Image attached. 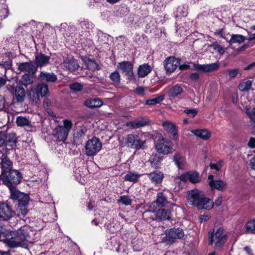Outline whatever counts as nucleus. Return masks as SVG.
<instances>
[{
	"mask_svg": "<svg viewBox=\"0 0 255 255\" xmlns=\"http://www.w3.org/2000/svg\"><path fill=\"white\" fill-rule=\"evenodd\" d=\"M149 123L148 121L143 120H135L127 123V126L132 128H138L147 125Z\"/></svg>",
	"mask_w": 255,
	"mask_h": 255,
	"instance_id": "nucleus-35",
	"label": "nucleus"
},
{
	"mask_svg": "<svg viewBox=\"0 0 255 255\" xmlns=\"http://www.w3.org/2000/svg\"><path fill=\"white\" fill-rule=\"evenodd\" d=\"M193 67L198 70H200L203 72H211L217 71L219 68L218 63H214L209 64H199L193 63Z\"/></svg>",
	"mask_w": 255,
	"mask_h": 255,
	"instance_id": "nucleus-15",
	"label": "nucleus"
},
{
	"mask_svg": "<svg viewBox=\"0 0 255 255\" xmlns=\"http://www.w3.org/2000/svg\"><path fill=\"white\" fill-rule=\"evenodd\" d=\"M4 243L10 248H14L18 247H23L22 245L20 242L19 240L15 235L14 236H12L10 238L5 239Z\"/></svg>",
	"mask_w": 255,
	"mask_h": 255,
	"instance_id": "nucleus-31",
	"label": "nucleus"
},
{
	"mask_svg": "<svg viewBox=\"0 0 255 255\" xmlns=\"http://www.w3.org/2000/svg\"><path fill=\"white\" fill-rule=\"evenodd\" d=\"M187 199L191 205L196 207L198 210H210L214 206L213 201L205 197L203 193L198 189L189 191Z\"/></svg>",
	"mask_w": 255,
	"mask_h": 255,
	"instance_id": "nucleus-1",
	"label": "nucleus"
},
{
	"mask_svg": "<svg viewBox=\"0 0 255 255\" xmlns=\"http://www.w3.org/2000/svg\"><path fill=\"white\" fill-rule=\"evenodd\" d=\"M162 157L159 154L155 153L151 154L148 159V162L152 167L157 168L161 165Z\"/></svg>",
	"mask_w": 255,
	"mask_h": 255,
	"instance_id": "nucleus-27",
	"label": "nucleus"
},
{
	"mask_svg": "<svg viewBox=\"0 0 255 255\" xmlns=\"http://www.w3.org/2000/svg\"><path fill=\"white\" fill-rule=\"evenodd\" d=\"M16 124L19 127H31V121L26 117L18 116L16 120Z\"/></svg>",
	"mask_w": 255,
	"mask_h": 255,
	"instance_id": "nucleus-39",
	"label": "nucleus"
},
{
	"mask_svg": "<svg viewBox=\"0 0 255 255\" xmlns=\"http://www.w3.org/2000/svg\"><path fill=\"white\" fill-rule=\"evenodd\" d=\"M135 134H129L127 135L125 138L126 145L132 148L133 144L134 143V141H135Z\"/></svg>",
	"mask_w": 255,
	"mask_h": 255,
	"instance_id": "nucleus-48",
	"label": "nucleus"
},
{
	"mask_svg": "<svg viewBox=\"0 0 255 255\" xmlns=\"http://www.w3.org/2000/svg\"><path fill=\"white\" fill-rule=\"evenodd\" d=\"M149 178L156 185H158L161 183L164 178L163 174L160 171L152 172L148 174Z\"/></svg>",
	"mask_w": 255,
	"mask_h": 255,
	"instance_id": "nucleus-30",
	"label": "nucleus"
},
{
	"mask_svg": "<svg viewBox=\"0 0 255 255\" xmlns=\"http://www.w3.org/2000/svg\"><path fill=\"white\" fill-rule=\"evenodd\" d=\"M248 144V146L252 148H255V138L251 137L250 139Z\"/></svg>",
	"mask_w": 255,
	"mask_h": 255,
	"instance_id": "nucleus-64",
	"label": "nucleus"
},
{
	"mask_svg": "<svg viewBox=\"0 0 255 255\" xmlns=\"http://www.w3.org/2000/svg\"><path fill=\"white\" fill-rule=\"evenodd\" d=\"M190 78L194 81H197L199 78V74L197 72L192 73L189 76Z\"/></svg>",
	"mask_w": 255,
	"mask_h": 255,
	"instance_id": "nucleus-63",
	"label": "nucleus"
},
{
	"mask_svg": "<svg viewBox=\"0 0 255 255\" xmlns=\"http://www.w3.org/2000/svg\"><path fill=\"white\" fill-rule=\"evenodd\" d=\"M155 148L158 153L166 155L172 152L173 144L170 140L162 138L157 140Z\"/></svg>",
	"mask_w": 255,
	"mask_h": 255,
	"instance_id": "nucleus-7",
	"label": "nucleus"
},
{
	"mask_svg": "<svg viewBox=\"0 0 255 255\" xmlns=\"http://www.w3.org/2000/svg\"><path fill=\"white\" fill-rule=\"evenodd\" d=\"M0 175L6 174L13 169V162L6 155H2L0 158Z\"/></svg>",
	"mask_w": 255,
	"mask_h": 255,
	"instance_id": "nucleus-11",
	"label": "nucleus"
},
{
	"mask_svg": "<svg viewBox=\"0 0 255 255\" xmlns=\"http://www.w3.org/2000/svg\"><path fill=\"white\" fill-rule=\"evenodd\" d=\"M23 247L27 246V242L29 238V228L27 226H23L18 229L15 234Z\"/></svg>",
	"mask_w": 255,
	"mask_h": 255,
	"instance_id": "nucleus-14",
	"label": "nucleus"
},
{
	"mask_svg": "<svg viewBox=\"0 0 255 255\" xmlns=\"http://www.w3.org/2000/svg\"><path fill=\"white\" fill-rule=\"evenodd\" d=\"M172 196V194L169 190L164 189L157 193L156 200L160 206L165 207L169 203L168 198Z\"/></svg>",
	"mask_w": 255,
	"mask_h": 255,
	"instance_id": "nucleus-13",
	"label": "nucleus"
},
{
	"mask_svg": "<svg viewBox=\"0 0 255 255\" xmlns=\"http://www.w3.org/2000/svg\"><path fill=\"white\" fill-rule=\"evenodd\" d=\"M102 147V143L100 139L94 136L86 143L85 154L88 156H94L101 150Z\"/></svg>",
	"mask_w": 255,
	"mask_h": 255,
	"instance_id": "nucleus-5",
	"label": "nucleus"
},
{
	"mask_svg": "<svg viewBox=\"0 0 255 255\" xmlns=\"http://www.w3.org/2000/svg\"><path fill=\"white\" fill-rule=\"evenodd\" d=\"M156 218L161 220L170 219L169 212L167 210L160 208L155 214Z\"/></svg>",
	"mask_w": 255,
	"mask_h": 255,
	"instance_id": "nucleus-38",
	"label": "nucleus"
},
{
	"mask_svg": "<svg viewBox=\"0 0 255 255\" xmlns=\"http://www.w3.org/2000/svg\"><path fill=\"white\" fill-rule=\"evenodd\" d=\"M20 82L22 85L26 87L32 83L33 78L29 74H26L22 76Z\"/></svg>",
	"mask_w": 255,
	"mask_h": 255,
	"instance_id": "nucleus-42",
	"label": "nucleus"
},
{
	"mask_svg": "<svg viewBox=\"0 0 255 255\" xmlns=\"http://www.w3.org/2000/svg\"><path fill=\"white\" fill-rule=\"evenodd\" d=\"M118 68L121 69L123 73L129 77L133 75V65L129 61H123L119 64Z\"/></svg>",
	"mask_w": 255,
	"mask_h": 255,
	"instance_id": "nucleus-20",
	"label": "nucleus"
},
{
	"mask_svg": "<svg viewBox=\"0 0 255 255\" xmlns=\"http://www.w3.org/2000/svg\"><path fill=\"white\" fill-rule=\"evenodd\" d=\"M112 244H115V250L120 255H127L128 254V248L125 243L120 244L117 237L112 238Z\"/></svg>",
	"mask_w": 255,
	"mask_h": 255,
	"instance_id": "nucleus-19",
	"label": "nucleus"
},
{
	"mask_svg": "<svg viewBox=\"0 0 255 255\" xmlns=\"http://www.w3.org/2000/svg\"><path fill=\"white\" fill-rule=\"evenodd\" d=\"M50 57L46 56L42 53H39L35 55L34 64L37 68L42 67L49 64Z\"/></svg>",
	"mask_w": 255,
	"mask_h": 255,
	"instance_id": "nucleus-18",
	"label": "nucleus"
},
{
	"mask_svg": "<svg viewBox=\"0 0 255 255\" xmlns=\"http://www.w3.org/2000/svg\"><path fill=\"white\" fill-rule=\"evenodd\" d=\"M152 70V67L147 64L140 65L137 70L139 77L143 78L146 76Z\"/></svg>",
	"mask_w": 255,
	"mask_h": 255,
	"instance_id": "nucleus-32",
	"label": "nucleus"
},
{
	"mask_svg": "<svg viewBox=\"0 0 255 255\" xmlns=\"http://www.w3.org/2000/svg\"><path fill=\"white\" fill-rule=\"evenodd\" d=\"M0 66H2L5 69H10L12 66V62L11 60H9L5 61H2L1 62H0Z\"/></svg>",
	"mask_w": 255,
	"mask_h": 255,
	"instance_id": "nucleus-60",
	"label": "nucleus"
},
{
	"mask_svg": "<svg viewBox=\"0 0 255 255\" xmlns=\"http://www.w3.org/2000/svg\"><path fill=\"white\" fill-rule=\"evenodd\" d=\"M141 175L142 174L134 171H128L125 176L124 178L126 181L135 183L138 181Z\"/></svg>",
	"mask_w": 255,
	"mask_h": 255,
	"instance_id": "nucleus-36",
	"label": "nucleus"
},
{
	"mask_svg": "<svg viewBox=\"0 0 255 255\" xmlns=\"http://www.w3.org/2000/svg\"><path fill=\"white\" fill-rule=\"evenodd\" d=\"M4 145L9 146L11 147L16 145L17 138L14 133L4 134Z\"/></svg>",
	"mask_w": 255,
	"mask_h": 255,
	"instance_id": "nucleus-24",
	"label": "nucleus"
},
{
	"mask_svg": "<svg viewBox=\"0 0 255 255\" xmlns=\"http://www.w3.org/2000/svg\"><path fill=\"white\" fill-rule=\"evenodd\" d=\"M48 86L44 83L38 84L32 87L29 92V95L33 101L36 102L40 98L45 96L48 93Z\"/></svg>",
	"mask_w": 255,
	"mask_h": 255,
	"instance_id": "nucleus-6",
	"label": "nucleus"
},
{
	"mask_svg": "<svg viewBox=\"0 0 255 255\" xmlns=\"http://www.w3.org/2000/svg\"><path fill=\"white\" fill-rule=\"evenodd\" d=\"M63 126H57L54 130L53 135L59 141H63L67 139L69 131L73 127L72 121L65 119L63 121Z\"/></svg>",
	"mask_w": 255,
	"mask_h": 255,
	"instance_id": "nucleus-3",
	"label": "nucleus"
},
{
	"mask_svg": "<svg viewBox=\"0 0 255 255\" xmlns=\"http://www.w3.org/2000/svg\"><path fill=\"white\" fill-rule=\"evenodd\" d=\"M247 39L245 36L241 34H233L231 35L230 39L228 42L230 45L233 44H241Z\"/></svg>",
	"mask_w": 255,
	"mask_h": 255,
	"instance_id": "nucleus-34",
	"label": "nucleus"
},
{
	"mask_svg": "<svg viewBox=\"0 0 255 255\" xmlns=\"http://www.w3.org/2000/svg\"><path fill=\"white\" fill-rule=\"evenodd\" d=\"M211 46L220 55H223L225 53L226 49L221 45H220L217 42H213Z\"/></svg>",
	"mask_w": 255,
	"mask_h": 255,
	"instance_id": "nucleus-45",
	"label": "nucleus"
},
{
	"mask_svg": "<svg viewBox=\"0 0 255 255\" xmlns=\"http://www.w3.org/2000/svg\"><path fill=\"white\" fill-rule=\"evenodd\" d=\"M11 199L16 200L18 205L21 207L26 206L29 201V196L27 194L20 192L16 188L10 191Z\"/></svg>",
	"mask_w": 255,
	"mask_h": 255,
	"instance_id": "nucleus-10",
	"label": "nucleus"
},
{
	"mask_svg": "<svg viewBox=\"0 0 255 255\" xmlns=\"http://www.w3.org/2000/svg\"><path fill=\"white\" fill-rule=\"evenodd\" d=\"M132 200L128 196H121L118 200V203L123 205L128 206L131 203Z\"/></svg>",
	"mask_w": 255,
	"mask_h": 255,
	"instance_id": "nucleus-49",
	"label": "nucleus"
},
{
	"mask_svg": "<svg viewBox=\"0 0 255 255\" xmlns=\"http://www.w3.org/2000/svg\"><path fill=\"white\" fill-rule=\"evenodd\" d=\"M18 213L19 215L20 214L25 216L27 214V210L26 209V206L21 207L20 205H18Z\"/></svg>",
	"mask_w": 255,
	"mask_h": 255,
	"instance_id": "nucleus-61",
	"label": "nucleus"
},
{
	"mask_svg": "<svg viewBox=\"0 0 255 255\" xmlns=\"http://www.w3.org/2000/svg\"><path fill=\"white\" fill-rule=\"evenodd\" d=\"M87 67L88 69L91 70H96L98 69V64L93 60H89L87 63Z\"/></svg>",
	"mask_w": 255,
	"mask_h": 255,
	"instance_id": "nucleus-55",
	"label": "nucleus"
},
{
	"mask_svg": "<svg viewBox=\"0 0 255 255\" xmlns=\"http://www.w3.org/2000/svg\"><path fill=\"white\" fill-rule=\"evenodd\" d=\"M80 25L82 29L86 32L90 33V30L93 28V24L92 23L88 20L81 21L80 22Z\"/></svg>",
	"mask_w": 255,
	"mask_h": 255,
	"instance_id": "nucleus-40",
	"label": "nucleus"
},
{
	"mask_svg": "<svg viewBox=\"0 0 255 255\" xmlns=\"http://www.w3.org/2000/svg\"><path fill=\"white\" fill-rule=\"evenodd\" d=\"M189 181L193 183L199 182V174L196 171H189Z\"/></svg>",
	"mask_w": 255,
	"mask_h": 255,
	"instance_id": "nucleus-46",
	"label": "nucleus"
},
{
	"mask_svg": "<svg viewBox=\"0 0 255 255\" xmlns=\"http://www.w3.org/2000/svg\"><path fill=\"white\" fill-rule=\"evenodd\" d=\"M63 64L65 67L71 72L75 71L79 67L77 61L72 58L65 59Z\"/></svg>",
	"mask_w": 255,
	"mask_h": 255,
	"instance_id": "nucleus-29",
	"label": "nucleus"
},
{
	"mask_svg": "<svg viewBox=\"0 0 255 255\" xmlns=\"http://www.w3.org/2000/svg\"><path fill=\"white\" fill-rule=\"evenodd\" d=\"M18 70L21 72L33 74L37 71V67L32 61L22 62L18 64Z\"/></svg>",
	"mask_w": 255,
	"mask_h": 255,
	"instance_id": "nucleus-17",
	"label": "nucleus"
},
{
	"mask_svg": "<svg viewBox=\"0 0 255 255\" xmlns=\"http://www.w3.org/2000/svg\"><path fill=\"white\" fill-rule=\"evenodd\" d=\"M144 143V141L140 139L139 137L135 134V141H134V143L133 144V147L136 149H139L142 148Z\"/></svg>",
	"mask_w": 255,
	"mask_h": 255,
	"instance_id": "nucleus-52",
	"label": "nucleus"
},
{
	"mask_svg": "<svg viewBox=\"0 0 255 255\" xmlns=\"http://www.w3.org/2000/svg\"><path fill=\"white\" fill-rule=\"evenodd\" d=\"M184 92L182 86L176 84L172 87L168 91V96L170 98H175L179 95H181Z\"/></svg>",
	"mask_w": 255,
	"mask_h": 255,
	"instance_id": "nucleus-25",
	"label": "nucleus"
},
{
	"mask_svg": "<svg viewBox=\"0 0 255 255\" xmlns=\"http://www.w3.org/2000/svg\"><path fill=\"white\" fill-rule=\"evenodd\" d=\"M252 85V82L250 80H248L241 83L239 86V89L242 92H247L251 89Z\"/></svg>",
	"mask_w": 255,
	"mask_h": 255,
	"instance_id": "nucleus-44",
	"label": "nucleus"
},
{
	"mask_svg": "<svg viewBox=\"0 0 255 255\" xmlns=\"http://www.w3.org/2000/svg\"><path fill=\"white\" fill-rule=\"evenodd\" d=\"M15 216V212L5 203L0 204V221H7Z\"/></svg>",
	"mask_w": 255,
	"mask_h": 255,
	"instance_id": "nucleus-9",
	"label": "nucleus"
},
{
	"mask_svg": "<svg viewBox=\"0 0 255 255\" xmlns=\"http://www.w3.org/2000/svg\"><path fill=\"white\" fill-rule=\"evenodd\" d=\"M165 236L164 241L168 244H172L176 239H180L184 236V233L182 229L173 228L169 230H166Z\"/></svg>",
	"mask_w": 255,
	"mask_h": 255,
	"instance_id": "nucleus-8",
	"label": "nucleus"
},
{
	"mask_svg": "<svg viewBox=\"0 0 255 255\" xmlns=\"http://www.w3.org/2000/svg\"><path fill=\"white\" fill-rule=\"evenodd\" d=\"M173 161L179 169H183L185 163V158L181 154L177 153L173 156Z\"/></svg>",
	"mask_w": 255,
	"mask_h": 255,
	"instance_id": "nucleus-33",
	"label": "nucleus"
},
{
	"mask_svg": "<svg viewBox=\"0 0 255 255\" xmlns=\"http://www.w3.org/2000/svg\"><path fill=\"white\" fill-rule=\"evenodd\" d=\"M245 227L246 233L255 234V219L248 221Z\"/></svg>",
	"mask_w": 255,
	"mask_h": 255,
	"instance_id": "nucleus-43",
	"label": "nucleus"
},
{
	"mask_svg": "<svg viewBox=\"0 0 255 255\" xmlns=\"http://www.w3.org/2000/svg\"><path fill=\"white\" fill-rule=\"evenodd\" d=\"M250 119L255 123V107L251 111L247 112Z\"/></svg>",
	"mask_w": 255,
	"mask_h": 255,
	"instance_id": "nucleus-62",
	"label": "nucleus"
},
{
	"mask_svg": "<svg viewBox=\"0 0 255 255\" xmlns=\"http://www.w3.org/2000/svg\"><path fill=\"white\" fill-rule=\"evenodd\" d=\"M70 88L71 90L78 92L82 90L83 86L79 83H75L70 85Z\"/></svg>",
	"mask_w": 255,
	"mask_h": 255,
	"instance_id": "nucleus-54",
	"label": "nucleus"
},
{
	"mask_svg": "<svg viewBox=\"0 0 255 255\" xmlns=\"http://www.w3.org/2000/svg\"><path fill=\"white\" fill-rule=\"evenodd\" d=\"M209 185L212 190L217 189L219 191H223L225 190L227 187V183L224 181L218 179L216 180L210 181L209 182Z\"/></svg>",
	"mask_w": 255,
	"mask_h": 255,
	"instance_id": "nucleus-22",
	"label": "nucleus"
},
{
	"mask_svg": "<svg viewBox=\"0 0 255 255\" xmlns=\"http://www.w3.org/2000/svg\"><path fill=\"white\" fill-rule=\"evenodd\" d=\"M179 60L173 57H169L164 61L163 65L166 72H173L179 65Z\"/></svg>",
	"mask_w": 255,
	"mask_h": 255,
	"instance_id": "nucleus-16",
	"label": "nucleus"
},
{
	"mask_svg": "<svg viewBox=\"0 0 255 255\" xmlns=\"http://www.w3.org/2000/svg\"><path fill=\"white\" fill-rule=\"evenodd\" d=\"M103 104V101L99 98L87 100L84 103V106L91 109L100 107Z\"/></svg>",
	"mask_w": 255,
	"mask_h": 255,
	"instance_id": "nucleus-26",
	"label": "nucleus"
},
{
	"mask_svg": "<svg viewBox=\"0 0 255 255\" xmlns=\"http://www.w3.org/2000/svg\"><path fill=\"white\" fill-rule=\"evenodd\" d=\"M161 207L157 203V201L156 200L154 202H152L149 206V208L148 209L147 212H151L153 213H156V212L158 211V210H159V209Z\"/></svg>",
	"mask_w": 255,
	"mask_h": 255,
	"instance_id": "nucleus-50",
	"label": "nucleus"
},
{
	"mask_svg": "<svg viewBox=\"0 0 255 255\" xmlns=\"http://www.w3.org/2000/svg\"><path fill=\"white\" fill-rule=\"evenodd\" d=\"M179 179L180 181L186 182L189 180V172L185 173L182 174L179 176H177L175 178V180L177 181Z\"/></svg>",
	"mask_w": 255,
	"mask_h": 255,
	"instance_id": "nucleus-56",
	"label": "nucleus"
},
{
	"mask_svg": "<svg viewBox=\"0 0 255 255\" xmlns=\"http://www.w3.org/2000/svg\"><path fill=\"white\" fill-rule=\"evenodd\" d=\"M226 73L231 78H235L239 73V69L236 68L234 69H228L226 70Z\"/></svg>",
	"mask_w": 255,
	"mask_h": 255,
	"instance_id": "nucleus-53",
	"label": "nucleus"
},
{
	"mask_svg": "<svg viewBox=\"0 0 255 255\" xmlns=\"http://www.w3.org/2000/svg\"><path fill=\"white\" fill-rule=\"evenodd\" d=\"M164 100V95H160L153 99L146 101L145 104L148 105H154L160 103Z\"/></svg>",
	"mask_w": 255,
	"mask_h": 255,
	"instance_id": "nucleus-47",
	"label": "nucleus"
},
{
	"mask_svg": "<svg viewBox=\"0 0 255 255\" xmlns=\"http://www.w3.org/2000/svg\"><path fill=\"white\" fill-rule=\"evenodd\" d=\"M192 133L196 136L204 140L208 139L211 136V133L207 129H198L192 130Z\"/></svg>",
	"mask_w": 255,
	"mask_h": 255,
	"instance_id": "nucleus-28",
	"label": "nucleus"
},
{
	"mask_svg": "<svg viewBox=\"0 0 255 255\" xmlns=\"http://www.w3.org/2000/svg\"><path fill=\"white\" fill-rule=\"evenodd\" d=\"M197 110L195 109H187L184 110V113L190 117H194L197 114Z\"/></svg>",
	"mask_w": 255,
	"mask_h": 255,
	"instance_id": "nucleus-59",
	"label": "nucleus"
},
{
	"mask_svg": "<svg viewBox=\"0 0 255 255\" xmlns=\"http://www.w3.org/2000/svg\"><path fill=\"white\" fill-rule=\"evenodd\" d=\"M109 78L114 85H118L120 82V75L118 71H115L110 75Z\"/></svg>",
	"mask_w": 255,
	"mask_h": 255,
	"instance_id": "nucleus-41",
	"label": "nucleus"
},
{
	"mask_svg": "<svg viewBox=\"0 0 255 255\" xmlns=\"http://www.w3.org/2000/svg\"><path fill=\"white\" fill-rule=\"evenodd\" d=\"M22 178V175L21 172L14 168L6 174L0 175V180L7 186L10 191L16 188L15 185L20 183Z\"/></svg>",
	"mask_w": 255,
	"mask_h": 255,
	"instance_id": "nucleus-2",
	"label": "nucleus"
},
{
	"mask_svg": "<svg viewBox=\"0 0 255 255\" xmlns=\"http://www.w3.org/2000/svg\"><path fill=\"white\" fill-rule=\"evenodd\" d=\"M133 249L135 251H139L142 249L143 241L140 239H137L132 242Z\"/></svg>",
	"mask_w": 255,
	"mask_h": 255,
	"instance_id": "nucleus-51",
	"label": "nucleus"
},
{
	"mask_svg": "<svg viewBox=\"0 0 255 255\" xmlns=\"http://www.w3.org/2000/svg\"><path fill=\"white\" fill-rule=\"evenodd\" d=\"M223 161H220L217 163H210V167L212 169H215L216 171H219L222 166Z\"/></svg>",
	"mask_w": 255,
	"mask_h": 255,
	"instance_id": "nucleus-57",
	"label": "nucleus"
},
{
	"mask_svg": "<svg viewBox=\"0 0 255 255\" xmlns=\"http://www.w3.org/2000/svg\"><path fill=\"white\" fill-rule=\"evenodd\" d=\"M162 126L164 129L172 134L173 139L176 140L178 138V134L175 125L169 121H165L162 123Z\"/></svg>",
	"mask_w": 255,
	"mask_h": 255,
	"instance_id": "nucleus-21",
	"label": "nucleus"
},
{
	"mask_svg": "<svg viewBox=\"0 0 255 255\" xmlns=\"http://www.w3.org/2000/svg\"><path fill=\"white\" fill-rule=\"evenodd\" d=\"M227 239V234L222 227L219 228L215 232L211 233L209 237V244H214L216 248H222L226 243Z\"/></svg>",
	"mask_w": 255,
	"mask_h": 255,
	"instance_id": "nucleus-4",
	"label": "nucleus"
},
{
	"mask_svg": "<svg viewBox=\"0 0 255 255\" xmlns=\"http://www.w3.org/2000/svg\"><path fill=\"white\" fill-rule=\"evenodd\" d=\"M39 77L43 81L51 83H54L57 80V77L54 73L44 71L40 72Z\"/></svg>",
	"mask_w": 255,
	"mask_h": 255,
	"instance_id": "nucleus-23",
	"label": "nucleus"
},
{
	"mask_svg": "<svg viewBox=\"0 0 255 255\" xmlns=\"http://www.w3.org/2000/svg\"><path fill=\"white\" fill-rule=\"evenodd\" d=\"M98 41L99 42V44H100L101 45L105 44H107V42H105V39H106L107 37V36L105 34L100 32L98 34Z\"/></svg>",
	"mask_w": 255,
	"mask_h": 255,
	"instance_id": "nucleus-58",
	"label": "nucleus"
},
{
	"mask_svg": "<svg viewBox=\"0 0 255 255\" xmlns=\"http://www.w3.org/2000/svg\"><path fill=\"white\" fill-rule=\"evenodd\" d=\"M12 93L13 95V103H22L24 101L26 93L25 89L23 87L20 86H16L13 87Z\"/></svg>",
	"mask_w": 255,
	"mask_h": 255,
	"instance_id": "nucleus-12",
	"label": "nucleus"
},
{
	"mask_svg": "<svg viewBox=\"0 0 255 255\" xmlns=\"http://www.w3.org/2000/svg\"><path fill=\"white\" fill-rule=\"evenodd\" d=\"M87 130L85 128H77L74 133L73 138L74 141L80 142L81 140L85 136Z\"/></svg>",
	"mask_w": 255,
	"mask_h": 255,
	"instance_id": "nucleus-37",
	"label": "nucleus"
}]
</instances>
